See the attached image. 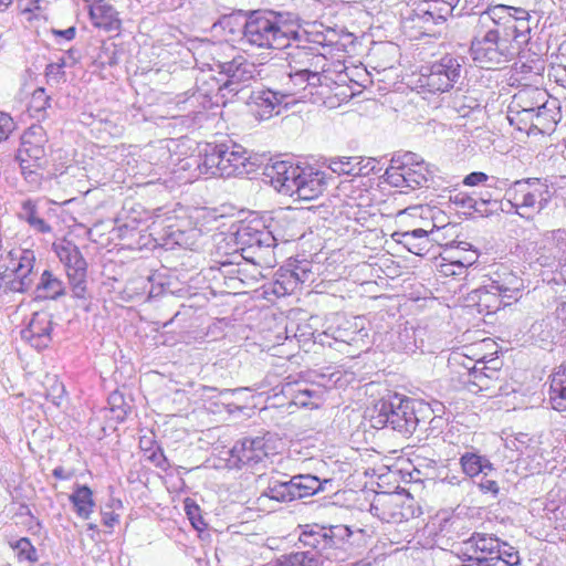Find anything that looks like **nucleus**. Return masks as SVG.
<instances>
[{"label": "nucleus", "mask_w": 566, "mask_h": 566, "mask_svg": "<svg viewBox=\"0 0 566 566\" xmlns=\"http://www.w3.org/2000/svg\"><path fill=\"white\" fill-rule=\"evenodd\" d=\"M235 15L244 19L239 40L243 46L284 50L290 45V39L298 40V18L295 13L269 9L238 10L231 15L223 17L222 23H229Z\"/></svg>", "instance_id": "f257e3e1"}, {"label": "nucleus", "mask_w": 566, "mask_h": 566, "mask_svg": "<svg viewBox=\"0 0 566 566\" xmlns=\"http://www.w3.org/2000/svg\"><path fill=\"white\" fill-rule=\"evenodd\" d=\"M230 239L235 244L232 252H222L220 243L216 252L220 255L218 262L221 265V270L229 274L230 282L240 281L243 283V279L240 276L243 273L241 260L251 262L256 266H262L268 262L266 258L276 245V238L266 228L263 220L259 218L242 221Z\"/></svg>", "instance_id": "f03ea898"}, {"label": "nucleus", "mask_w": 566, "mask_h": 566, "mask_svg": "<svg viewBox=\"0 0 566 566\" xmlns=\"http://www.w3.org/2000/svg\"><path fill=\"white\" fill-rule=\"evenodd\" d=\"M353 531L343 524H306L302 527L298 541L312 551L283 555L265 566H323L324 562L344 560L345 545Z\"/></svg>", "instance_id": "7ed1b4c3"}, {"label": "nucleus", "mask_w": 566, "mask_h": 566, "mask_svg": "<svg viewBox=\"0 0 566 566\" xmlns=\"http://www.w3.org/2000/svg\"><path fill=\"white\" fill-rule=\"evenodd\" d=\"M504 198L509 208H502L503 211H514L520 217L530 220L532 216L526 214L525 211L532 209L539 212L545 209L551 193L546 180L524 178L511 182L505 189Z\"/></svg>", "instance_id": "20e7f679"}, {"label": "nucleus", "mask_w": 566, "mask_h": 566, "mask_svg": "<svg viewBox=\"0 0 566 566\" xmlns=\"http://www.w3.org/2000/svg\"><path fill=\"white\" fill-rule=\"evenodd\" d=\"M249 160V153L243 146L227 140L219 144H207L202 165L212 175L230 177L248 174Z\"/></svg>", "instance_id": "39448f33"}, {"label": "nucleus", "mask_w": 566, "mask_h": 566, "mask_svg": "<svg viewBox=\"0 0 566 566\" xmlns=\"http://www.w3.org/2000/svg\"><path fill=\"white\" fill-rule=\"evenodd\" d=\"M433 177L428 164L411 151L396 153L385 171L386 181L392 187L416 190L428 187Z\"/></svg>", "instance_id": "423d86ee"}, {"label": "nucleus", "mask_w": 566, "mask_h": 566, "mask_svg": "<svg viewBox=\"0 0 566 566\" xmlns=\"http://www.w3.org/2000/svg\"><path fill=\"white\" fill-rule=\"evenodd\" d=\"M415 399L395 396L388 400L380 399L374 408L371 416V426L376 429L390 427L405 438L415 433L412 418L415 415Z\"/></svg>", "instance_id": "0eeeda50"}, {"label": "nucleus", "mask_w": 566, "mask_h": 566, "mask_svg": "<svg viewBox=\"0 0 566 566\" xmlns=\"http://www.w3.org/2000/svg\"><path fill=\"white\" fill-rule=\"evenodd\" d=\"M465 57L447 53L430 65L422 66L418 83L429 93L450 91L461 77Z\"/></svg>", "instance_id": "6e6552de"}, {"label": "nucleus", "mask_w": 566, "mask_h": 566, "mask_svg": "<svg viewBox=\"0 0 566 566\" xmlns=\"http://www.w3.org/2000/svg\"><path fill=\"white\" fill-rule=\"evenodd\" d=\"M470 54L472 60L482 69H495L511 61L515 55L514 46L495 34L474 28Z\"/></svg>", "instance_id": "1a4fd4ad"}, {"label": "nucleus", "mask_w": 566, "mask_h": 566, "mask_svg": "<svg viewBox=\"0 0 566 566\" xmlns=\"http://www.w3.org/2000/svg\"><path fill=\"white\" fill-rule=\"evenodd\" d=\"M54 249L65 268L72 296L78 300L88 298L87 262L80 249L70 241L54 245Z\"/></svg>", "instance_id": "9d476101"}, {"label": "nucleus", "mask_w": 566, "mask_h": 566, "mask_svg": "<svg viewBox=\"0 0 566 566\" xmlns=\"http://www.w3.org/2000/svg\"><path fill=\"white\" fill-rule=\"evenodd\" d=\"M460 0H421L415 4L407 21L421 34H436L434 28L443 24L452 15Z\"/></svg>", "instance_id": "9b49d317"}, {"label": "nucleus", "mask_w": 566, "mask_h": 566, "mask_svg": "<svg viewBox=\"0 0 566 566\" xmlns=\"http://www.w3.org/2000/svg\"><path fill=\"white\" fill-rule=\"evenodd\" d=\"M532 262L542 268H558L566 264V230L547 232L535 243L531 252Z\"/></svg>", "instance_id": "f8f14e48"}, {"label": "nucleus", "mask_w": 566, "mask_h": 566, "mask_svg": "<svg viewBox=\"0 0 566 566\" xmlns=\"http://www.w3.org/2000/svg\"><path fill=\"white\" fill-rule=\"evenodd\" d=\"M298 92L294 88H285L282 91H274L271 88H260L252 91L248 104L250 105L253 114L260 120L269 119L273 115H279L281 108H286L293 102L291 99Z\"/></svg>", "instance_id": "ddd939ff"}, {"label": "nucleus", "mask_w": 566, "mask_h": 566, "mask_svg": "<svg viewBox=\"0 0 566 566\" xmlns=\"http://www.w3.org/2000/svg\"><path fill=\"white\" fill-rule=\"evenodd\" d=\"M511 6H490L479 14L475 28L484 32L490 31V33L511 44Z\"/></svg>", "instance_id": "4468645a"}, {"label": "nucleus", "mask_w": 566, "mask_h": 566, "mask_svg": "<svg viewBox=\"0 0 566 566\" xmlns=\"http://www.w3.org/2000/svg\"><path fill=\"white\" fill-rule=\"evenodd\" d=\"M486 282H489L490 289L496 291L497 295L507 300L510 305L522 297L525 289V280L520 272L505 265H500L493 271Z\"/></svg>", "instance_id": "2eb2a0df"}, {"label": "nucleus", "mask_w": 566, "mask_h": 566, "mask_svg": "<svg viewBox=\"0 0 566 566\" xmlns=\"http://www.w3.org/2000/svg\"><path fill=\"white\" fill-rule=\"evenodd\" d=\"M297 38L290 39V45L286 53V60L292 61L295 64H302L305 70L319 69V63L324 61V55L319 52V49L312 45L313 41L310 39V34L305 31H300V24L297 23ZM314 43L319 44L321 42L315 40Z\"/></svg>", "instance_id": "dca6fc26"}, {"label": "nucleus", "mask_w": 566, "mask_h": 566, "mask_svg": "<svg viewBox=\"0 0 566 566\" xmlns=\"http://www.w3.org/2000/svg\"><path fill=\"white\" fill-rule=\"evenodd\" d=\"M302 169V166L281 160L266 165L264 176L279 192L294 196V188L297 186Z\"/></svg>", "instance_id": "f3484780"}, {"label": "nucleus", "mask_w": 566, "mask_h": 566, "mask_svg": "<svg viewBox=\"0 0 566 566\" xmlns=\"http://www.w3.org/2000/svg\"><path fill=\"white\" fill-rule=\"evenodd\" d=\"M221 73L227 76L226 82L220 86L221 92L238 94L253 78V65L242 56L220 65Z\"/></svg>", "instance_id": "a211bd4d"}, {"label": "nucleus", "mask_w": 566, "mask_h": 566, "mask_svg": "<svg viewBox=\"0 0 566 566\" xmlns=\"http://www.w3.org/2000/svg\"><path fill=\"white\" fill-rule=\"evenodd\" d=\"M231 458L242 465L254 467L269 455L264 437L243 438L232 447Z\"/></svg>", "instance_id": "6ab92c4d"}, {"label": "nucleus", "mask_w": 566, "mask_h": 566, "mask_svg": "<svg viewBox=\"0 0 566 566\" xmlns=\"http://www.w3.org/2000/svg\"><path fill=\"white\" fill-rule=\"evenodd\" d=\"M327 178L324 171L312 166L303 167L298 177L294 195L300 200L310 201L319 197L327 187Z\"/></svg>", "instance_id": "aec40b11"}, {"label": "nucleus", "mask_w": 566, "mask_h": 566, "mask_svg": "<svg viewBox=\"0 0 566 566\" xmlns=\"http://www.w3.org/2000/svg\"><path fill=\"white\" fill-rule=\"evenodd\" d=\"M281 392L291 398V401L302 408H317L322 401L323 391L313 388L306 381H286L282 385Z\"/></svg>", "instance_id": "412c9836"}, {"label": "nucleus", "mask_w": 566, "mask_h": 566, "mask_svg": "<svg viewBox=\"0 0 566 566\" xmlns=\"http://www.w3.org/2000/svg\"><path fill=\"white\" fill-rule=\"evenodd\" d=\"M53 322L50 314L34 313L27 329L22 331V337L28 339L32 347L44 349L51 343Z\"/></svg>", "instance_id": "4be33fe9"}, {"label": "nucleus", "mask_w": 566, "mask_h": 566, "mask_svg": "<svg viewBox=\"0 0 566 566\" xmlns=\"http://www.w3.org/2000/svg\"><path fill=\"white\" fill-rule=\"evenodd\" d=\"M360 323H363V318L360 317L353 319L342 318L336 326H329L324 334L336 342L349 345L357 344L367 336V332Z\"/></svg>", "instance_id": "5701e85b"}, {"label": "nucleus", "mask_w": 566, "mask_h": 566, "mask_svg": "<svg viewBox=\"0 0 566 566\" xmlns=\"http://www.w3.org/2000/svg\"><path fill=\"white\" fill-rule=\"evenodd\" d=\"M18 258V264L13 268L14 279L9 282V289L12 292L24 293L33 285L31 276L35 262L33 251L23 250Z\"/></svg>", "instance_id": "b1692460"}, {"label": "nucleus", "mask_w": 566, "mask_h": 566, "mask_svg": "<svg viewBox=\"0 0 566 566\" xmlns=\"http://www.w3.org/2000/svg\"><path fill=\"white\" fill-rule=\"evenodd\" d=\"M511 45L520 50L531 40L532 15L523 8L512 7Z\"/></svg>", "instance_id": "393cba45"}, {"label": "nucleus", "mask_w": 566, "mask_h": 566, "mask_svg": "<svg viewBox=\"0 0 566 566\" xmlns=\"http://www.w3.org/2000/svg\"><path fill=\"white\" fill-rule=\"evenodd\" d=\"M91 20L97 28L106 31H117L120 27V21L117 18V11L113 6L105 2V0H97L90 9Z\"/></svg>", "instance_id": "a878e982"}, {"label": "nucleus", "mask_w": 566, "mask_h": 566, "mask_svg": "<svg viewBox=\"0 0 566 566\" xmlns=\"http://www.w3.org/2000/svg\"><path fill=\"white\" fill-rule=\"evenodd\" d=\"M471 300L478 305L479 312H485L486 314L495 313L501 307L510 305L507 300L490 289V284L486 281L471 293Z\"/></svg>", "instance_id": "bb28decb"}, {"label": "nucleus", "mask_w": 566, "mask_h": 566, "mask_svg": "<svg viewBox=\"0 0 566 566\" xmlns=\"http://www.w3.org/2000/svg\"><path fill=\"white\" fill-rule=\"evenodd\" d=\"M544 101H548L546 91L527 86L513 95L509 109L536 111Z\"/></svg>", "instance_id": "cd10ccee"}, {"label": "nucleus", "mask_w": 566, "mask_h": 566, "mask_svg": "<svg viewBox=\"0 0 566 566\" xmlns=\"http://www.w3.org/2000/svg\"><path fill=\"white\" fill-rule=\"evenodd\" d=\"M66 287L62 280L55 276L50 270L42 272L40 281L35 286V298L57 300L65 295Z\"/></svg>", "instance_id": "c85d7f7f"}, {"label": "nucleus", "mask_w": 566, "mask_h": 566, "mask_svg": "<svg viewBox=\"0 0 566 566\" xmlns=\"http://www.w3.org/2000/svg\"><path fill=\"white\" fill-rule=\"evenodd\" d=\"M460 464L465 478H474L479 474L491 476L495 471L491 461L476 452H465L460 458Z\"/></svg>", "instance_id": "c756f323"}, {"label": "nucleus", "mask_w": 566, "mask_h": 566, "mask_svg": "<svg viewBox=\"0 0 566 566\" xmlns=\"http://www.w3.org/2000/svg\"><path fill=\"white\" fill-rule=\"evenodd\" d=\"M286 338L291 342L295 339L300 347L304 348L306 352L310 350V345L319 342L324 344L323 336L324 333H318L317 335L313 331L312 326L307 323L304 324H295L291 323L285 327Z\"/></svg>", "instance_id": "7c9ffc66"}, {"label": "nucleus", "mask_w": 566, "mask_h": 566, "mask_svg": "<svg viewBox=\"0 0 566 566\" xmlns=\"http://www.w3.org/2000/svg\"><path fill=\"white\" fill-rule=\"evenodd\" d=\"M549 399L555 410L566 412V366H559L551 376Z\"/></svg>", "instance_id": "2f4dec72"}, {"label": "nucleus", "mask_w": 566, "mask_h": 566, "mask_svg": "<svg viewBox=\"0 0 566 566\" xmlns=\"http://www.w3.org/2000/svg\"><path fill=\"white\" fill-rule=\"evenodd\" d=\"M269 499L279 503L292 502L295 500L294 484L292 478L290 480H280L271 478L268 486L261 493L260 500Z\"/></svg>", "instance_id": "473e14b6"}, {"label": "nucleus", "mask_w": 566, "mask_h": 566, "mask_svg": "<svg viewBox=\"0 0 566 566\" xmlns=\"http://www.w3.org/2000/svg\"><path fill=\"white\" fill-rule=\"evenodd\" d=\"M560 119L559 107L556 101H544L535 111V129L541 133L553 130Z\"/></svg>", "instance_id": "72a5a7b5"}, {"label": "nucleus", "mask_w": 566, "mask_h": 566, "mask_svg": "<svg viewBox=\"0 0 566 566\" xmlns=\"http://www.w3.org/2000/svg\"><path fill=\"white\" fill-rule=\"evenodd\" d=\"M412 411H415L412 418L415 432L419 431L420 433H424L426 437L429 436V430L433 422L442 421L440 417L434 416L433 409L423 400L415 399V409H412Z\"/></svg>", "instance_id": "f704fd0d"}, {"label": "nucleus", "mask_w": 566, "mask_h": 566, "mask_svg": "<svg viewBox=\"0 0 566 566\" xmlns=\"http://www.w3.org/2000/svg\"><path fill=\"white\" fill-rule=\"evenodd\" d=\"M70 502L74 505L76 514L84 520L90 518L95 506L93 492L87 485L75 486L74 492L70 495Z\"/></svg>", "instance_id": "c9c22d12"}, {"label": "nucleus", "mask_w": 566, "mask_h": 566, "mask_svg": "<svg viewBox=\"0 0 566 566\" xmlns=\"http://www.w3.org/2000/svg\"><path fill=\"white\" fill-rule=\"evenodd\" d=\"M361 164L360 157H331L327 159V167L337 175L366 176L368 170L357 168Z\"/></svg>", "instance_id": "e433bc0d"}, {"label": "nucleus", "mask_w": 566, "mask_h": 566, "mask_svg": "<svg viewBox=\"0 0 566 566\" xmlns=\"http://www.w3.org/2000/svg\"><path fill=\"white\" fill-rule=\"evenodd\" d=\"M17 160L21 169L28 168L29 165L44 167L46 164L45 148L20 146L17 153Z\"/></svg>", "instance_id": "4c0bfd02"}, {"label": "nucleus", "mask_w": 566, "mask_h": 566, "mask_svg": "<svg viewBox=\"0 0 566 566\" xmlns=\"http://www.w3.org/2000/svg\"><path fill=\"white\" fill-rule=\"evenodd\" d=\"M405 247L413 254L421 255L428 245L429 232L424 229H415L400 233Z\"/></svg>", "instance_id": "58836bf2"}, {"label": "nucleus", "mask_w": 566, "mask_h": 566, "mask_svg": "<svg viewBox=\"0 0 566 566\" xmlns=\"http://www.w3.org/2000/svg\"><path fill=\"white\" fill-rule=\"evenodd\" d=\"M51 106V97L46 95L43 87H38L31 96L29 112L31 116L43 119L46 116V109Z\"/></svg>", "instance_id": "ea45409f"}, {"label": "nucleus", "mask_w": 566, "mask_h": 566, "mask_svg": "<svg viewBox=\"0 0 566 566\" xmlns=\"http://www.w3.org/2000/svg\"><path fill=\"white\" fill-rule=\"evenodd\" d=\"M46 134L42 126L32 125L21 136L20 146L45 148Z\"/></svg>", "instance_id": "a19ab883"}, {"label": "nucleus", "mask_w": 566, "mask_h": 566, "mask_svg": "<svg viewBox=\"0 0 566 566\" xmlns=\"http://www.w3.org/2000/svg\"><path fill=\"white\" fill-rule=\"evenodd\" d=\"M108 405L114 419L119 422L126 419L129 406L125 402L124 396L120 392H112L108 397Z\"/></svg>", "instance_id": "79ce46f5"}, {"label": "nucleus", "mask_w": 566, "mask_h": 566, "mask_svg": "<svg viewBox=\"0 0 566 566\" xmlns=\"http://www.w3.org/2000/svg\"><path fill=\"white\" fill-rule=\"evenodd\" d=\"M184 510H185V513H186L187 517L189 518L191 525L197 531L205 530L207 524L205 523L203 517L201 515V510H200L199 505L192 499L187 497L184 501Z\"/></svg>", "instance_id": "37998d69"}, {"label": "nucleus", "mask_w": 566, "mask_h": 566, "mask_svg": "<svg viewBox=\"0 0 566 566\" xmlns=\"http://www.w3.org/2000/svg\"><path fill=\"white\" fill-rule=\"evenodd\" d=\"M495 554V560L492 563H497V566H514L520 563L518 552L506 543H504L502 547L499 544V551H496Z\"/></svg>", "instance_id": "c03bdc74"}, {"label": "nucleus", "mask_w": 566, "mask_h": 566, "mask_svg": "<svg viewBox=\"0 0 566 566\" xmlns=\"http://www.w3.org/2000/svg\"><path fill=\"white\" fill-rule=\"evenodd\" d=\"M499 201L491 199H483L482 197L475 198V203L472 205L470 214H478L480 217H489L499 209Z\"/></svg>", "instance_id": "a18cd8bd"}, {"label": "nucleus", "mask_w": 566, "mask_h": 566, "mask_svg": "<svg viewBox=\"0 0 566 566\" xmlns=\"http://www.w3.org/2000/svg\"><path fill=\"white\" fill-rule=\"evenodd\" d=\"M12 547L18 551L20 559H25L31 563L38 560L36 549L28 537L18 539L14 544H12Z\"/></svg>", "instance_id": "49530a36"}, {"label": "nucleus", "mask_w": 566, "mask_h": 566, "mask_svg": "<svg viewBox=\"0 0 566 566\" xmlns=\"http://www.w3.org/2000/svg\"><path fill=\"white\" fill-rule=\"evenodd\" d=\"M509 119L513 124L517 122L520 124H524L525 126L530 124V128L535 129V111H521L520 109H509Z\"/></svg>", "instance_id": "de8ad7c7"}, {"label": "nucleus", "mask_w": 566, "mask_h": 566, "mask_svg": "<svg viewBox=\"0 0 566 566\" xmlns=\"http://www.w3.org/2000/svg\"><path fill=\"white\" fill-rule=\"evenodd\" d=\"M97 60L102 66H114L118 64L116 45L113 43L103 45L97 55Z\"/></svg>", "instance_id": "09e8293b"}, {"label": "nucleus", "mask_w": 566, "mask_h": 566, "mask_svg": "<svg viewBox=\"0 0 566 566\" xmlns=\"http://www.w3.org/2000/svg\"><path fill=\"white\" fill-rule=\"evenodd\" d=\"M479 260V253H478V250H470V252H465L464 255L462 256H455V255H451L450 256V265H453V266H457L459 268L460 270H463V269H467L471 265H473L474 263H476Z\"/></svg>", "instance_id": "8fccbe9b"}, {"label": "nucleus", "mask_w": 566, "mask_h": 566, "mask_svg": "<svg viewBox=\"0 0 566 566\" xmlns=\"http://www.w3.org/2000/svg\"><path fill=\"white\" fill-rule=\"evenodd\" d=\"M399 343L396 344L397 349L405 352H413L416 348L415 333L411 329L403 328L398 332Z\"/></svg>", "instance_id": "3c124183"}, {"label": "nucleus", "mask_w": 566, "mask_h": 566, "mask_svg": "<svg viewBox=\"0 0 566 566\" xmlns=\"http://www.w3.org/2000/svg\"><path fill=\"white\" fill-rule=\"evenodd\" d=\"M551 325V329L557 334V336L566 331V325L562 323L554 313L546 315L543 319L534 323V331H537L541 326Z\"/></svg>", "instance_id": "603ef678"}, {"label": "nucleus", "mask_w": 566, "mask_h": 566, "mask_svg": "<svg viewBox=\"0 0 566 566\" xmlns=\"http://www.w3.org/2000/svg\"><path fill=\"white\" fill-rule=\"evenodd\" d=\"M440 482L442 484L458 486L462 489H467L471 485L470 479L461 476L455 473H451L450 471H447L446 474L440 478Z\"/></svg>", "instance_id": "864d4df0"}, {"label": "nucleus", "mask_w": 566, "mask_h": 566, "mask_svg": "<svg viewBox=\"0 0 566 566\" xmlns=\"http://www.w3.org/2000/svg\"><path fill=\"white\" fill-rule=\"evenodd\" d=\"M43 168L44 167H34L33 165H29L28 168L21 169L24 179L32 188H38L41 185L42 174L40 170Z\"/></svg>", "instance_id": "5fc2aeb1"}, {"label": "nucleus", "mask_w": 566, "mask_h": 566, "mask_svg": "<svg viewBox=\"0 0 566 566\" xmlns=\"http://www.w3.org/2000/svg\"><path fill=\"white\" fill-rule=\"evenodd\" d=\"M496 368H489L486 366H483L482 369H478L476 367L473 368L472 377L474 382H478L480 388H482L484 384V379H492L496 375Z\"/></svg>", "instance_id": "6e6d98bb"}, {"label": "nucleus", "mask_w": 566, "mask_h": 566, "mask_svg": "<svg viewBox=\"0 0 566 566\" xmlns=\"http://www.w3.org/2000/svg\"><path fill=\"white\" fill-rule=\"evenodd\" d=\"M292 480L294 484L295 500L312 496L318 493L315 491V489L306 486L297 475L292 476Z\"/></svg>", "instance_id": "4d7b16f0"}, {"label": "nucleus", "mask_w": 566, "mask_h": 566, "mask_svg": "<svg viewBox=\"0 0 566 566\" xmlns=\"http://www.w3.org/2000/svg\"><path fill=\"white\" fill-rule=\"evenodd\" d=\"M533 337H537L543 343H554L557 334L551 329V325L541 326L537 331H534V324L531 327Z\"/></svg>", "instance_id": "13d9d810"}, {"label": "nucleus", "mask_w": 566, "mask_h": 566, "mask_svg": "<svg viewBox=\"0 0 566 566\" xmlns=\"http://www.w3.org/2000/svg\"><path fill=\"white\" fill-rule=\"evenodd\" d=\"M148 460L151 461L157 468L161 470H167L168 468V461L167 458L163 451V449L159 446H156V448L149 452L147 455Z\"/></svg>", "instance_id": "bf43d9fd"}, {"label": "nucleus", "mask_w": 566, "mask_h": 566, "mask_svg": "<svg viewBox=\"0 0 566 566\" xmlns=\"http://www.w3.org/2000/svg\"><path fill=\"white\" fill-rule=\"evenodd\" d=\"M451 202H453L457 207L468 209L471 212L472 205L475 203V197L469 196L463 192H458L454 196L450 197Z\"/></svg>", "instance_id": "052dcab7"}, {"label": "nucleus", "mask_w": 566, "mask_h": 566, "mask_svg": "<svg viewBox=\"0 0 566 566\" xmlns=\"http://www.w3.org/2000/svg\"><path fill=\"white\" fill-rule=\"evenodd\" d=\"M297 476L306 486L315 489L317 492L324 491V485L331 482L329 480L321 481L316 475L312 474H298Z\"/></svg>", "instance_id": "680f3d73"}, {"label": "nucleus", "mask_w": 566, "mask_h": 566, "mask_svg": "<svg viewBox=\"0 0 566 566\" xmlns=\"http://www.w3.org/2000/svg\"><path fill=\"white\" fill-rule=\"evenodd\" d=\"M65 63L62 61L61 63H50L45 67V76L48 77V81L61 78L64 75V72L62 69L64 67Z\"/></svg>", "instance_id": "e2e57ef3"}, {"label": "nucleus", "mask_w": 566, "mask_h": 566, "mask_svg": "<svg viewBox=\"0 0 566 566\" xmlns=\"http://www.w3.org/2000/svg\"><path fill=\"white\" fill-rule=\"evenodd\" d=\"M12 128V118L8 114L0 112V142L8 138Z\"/></svg>", "instance_id": "0e129e2a"}, {"label": "nucleus", "mask_w": 566, "mask_h": 566, "mask_svg": "<svg viewBox=\"0 0 566 566\" xmlns=\"http://www.w3.org/2000/svg\"><path fill=\"white\" fill-rule=\"evenodd\" d=\"M479 488L483 493H492L494 496L497 495L500 489L497 482L490 476L483 475L479 482Z\"/></svg>", "instance_id": "69168bd1"}, {"label": "nucleus", "mask_w": 566, "mask_h": 566, "mask_svg": "<svg viewBox=\"0 0 566 566\" xmlns=\"http://www.w3.org/2000/svg\"><path fill=\"white\" fill-rule=\"evenodd\" d=\"M21 218L24 219L28 223L38 217L36 207L33 201L25 200L22 203V211L20 213Z\"/></svg>", "instance_id": "338daca9"}, {"label": "nucleus", "mask_w": 566, "mask_h": 566, "mask_svg": "<svg viewBox=\"0 0 566 566\" xmlns=\"http://www.w3.org/2000/svg\"><path fill=\"white\" fill-rule=\"evenodd\" d=\"M488 179L489 176L486 174L482 171H473L464 178L463 184L467 186H478L485 182Z\"/></svg>", "instance_id": "774afa93"}]
</instances>
